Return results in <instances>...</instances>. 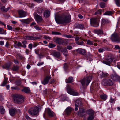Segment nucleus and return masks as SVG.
<instances>
[{"mask_svg": "<svg viewBox=\"0 0 120 120\" xmlns=\"http://www.w3.org/2000/svg\"><path fill=\"white\" fill-rule=\"evenodd\" d=\"M10 66V64L9 63L6 64L2 66V68L8 70H9Z\"/></svg>", "mask_w": 120, "mask_h": 120, "instance_id": "obj_25", "label": "nucleus"}, {"mask_svg": "<svg viewBox=\"0 0 120 120\" xmlns=\"http://www.w3.org/2000/svg\"><path fill=\"white\" fill-rule=\"evenodd\" d=\"M34 15L35 20L38 23L41 22L43 21L42 17L37 14L36 13H34Z\"/></svg>", "mask_w": 120, "mask_h": 120, "instance_id": "obj_9", "label": "nucleus"}, {"mask_svg": "<svg viewBox=\"0 0 120 120\" xmlns=\"http://www.w3.org/2000/svg\"><path fill=\"white\" fill-rule=\"evenodd\" d=\"M56 46V45L55 44L51 43H49L48 46L49 47L51 48H54Z\"/></svg>", "mask_w": 120, "mask_h": 120, "instance_id": "obj_39", "label": "nucleus"}, {"mask_svg": "<svg viewBox=\"0 0 120 120\" xmlns=\"http://www.w3.org/2000/svg\"><path fill=\"white\" fill-rule=\"evenodd\" d=\"M94 33L97 34L98 35L103 34V32L100 29H95L94 31Z\"/></svg>", "mask_w": 120, "mask_h": 120, "instance_id": "obj_21", "label": "nucleus"}, {"mask_svg": "<svg viewBox=\"0 0 120 120\" xmlns=\"http://www.w3.org/2000/svg\"><path fill=\"white\" fill-rule=\"evenodd\" d=\"M82 103L81 100L80 99H78L75 102V110L77 111L78 110V107H79L81 105Z\"/></svg>", "mask_w": 120, "mask_h": 120, "instance_id": "obj_14", "label": "nucleus"}, {"mask_svg": "<svg viewBox=\"0 0 120 120\" xmlns=\"http://www.w3.org/2000/svg\"><path fill=\"white\" fill-rule=\"evenodd\" d=\"M106 49L105 48H100L98 50L99 52H102L104 51H105Z\"/></svg>", "mask_w": 120, "mask_h": 120, "instance_id": "obj_47", "label": "nucleus"}, {"mask_svg": "<svg viewBox=\"0 0 120 120\" xmlns=\"http://www.w3.org/2000/svg\"><path fill=\"white\" fill-rule=\"evenodd\" d=\"M62 52L63 54L65 56H67L68 55V51L65 48H63Z\"/></svg>", "mask_w": 120, "mask_h": 120, "instance_id": "obj_31", "label": "nucleus"}, {"mask_svg": "<svg viewBox=\"0 0 120 120\" xmlns=\"http://www.w3.org/2000/svg\"><path fill=\"white\" fill-rule=\"evenodd\" d=\"M13 61L16 64H19V62L17 60H14Z\"/></svg>", "mask_w": 120, "mask_h": 120, "instance_id": "obj_61", "label": "nucleus"}, {"mask_svg": "<svg viewBox=\"0 0 120 120\" xmlns=\"http://www.w3.org/2000/svg\"><path fill=\"white\" fill-rule=\"evenodd\" d=\"M63 37L67 38H73V37L71 35H63Z\"/></svg>", "mask_w": 120, "mask_h": 120, "instance_id": "obj_45", "label": "nucleus"}, {"mask_svg": "<svg viewBox=\"0 0 120 120\" xmlns=\"http://www.w3.org/2000/svg\"><path fill=\"white\" fill-rule=\"evenodd\" d=\"M110 101L111 103H113L115 102V100L114 99H113L112 97H111Z\"/></svg>", "mask_w": 120, "mask_h": 120, "instance_id": "obj_53", "label": "nucleus"}, {"mask_svg": "<svg viewBox=\"0 0 120 120\" xmlns=\"http://www.w3.org/2000/svg\"><path fill=\"white\" fill-rule=\"evenodd\" d=\"M75 36L76 37L75 38V41H78L79 39H81V38L80 37H78V35H76Z\"/></svg>", "mask_w": 120, "mask_h": 120, "instance_id": "obj_54", "label": "nucleus"}, {"mask_svg": "<svg viewBox=\"0 0 120 120\" xmlns=\"http://www.w3.org/2000/svg\"><path fill=\"white\" fill-rule=\"evenodd\" d=\"M43 8H39L37 10V12L39 14H41L42 13Z\"/></svg>", "mask_w": 120, "mask_h": 120, "instance_id": "obj_35", "label": "nucleus"}, {"mask_svg": "<svg viewBox=\"0 0 120 120\" xmlns=\"http://www.w3.org/2000/svg\"><path fill=\"white\" fill-rule=\"evenodd\" d=\"M22 91L26 93H29L30 91L29 88L28 87H25L22 90Z\"/></svg>", "mask_w": 120, "mask_h": 120, "instance_id": "obj_30", "label": "nucleus"}, {"mask_svg": "<svg viewBox=\"0 0 120 120\" xmlns=\"http://www.w3.org/2000/svg\"><path fill=\"white\" fill-rule=\"evenodd\" d=\"M52 34L53 35H61V34L60 33L57 32L52 31Z\"/></svg>", "mask_w": 120, "mask_h": 120, "instance_id": "obj_48", "label": "nucleus"}, {"mask_svg": "<svg viewBox=\"0 0 120 120\" xmlns=\"http://www.w3.org/2000/svg\"><path fill=\"white\" fill-rule=\"evenodd\" d=\"M22 47H23L24 48H26V45L27 44V41H24L22 42Z\"/></svg>", "mask_w": 120, "mask_h": 120, "instance_id": "obj_41", "label": "nucleus"}, {"mask_svg": "<svg viewBox=\"0 0 120 120\" xmlns=\"http://www.w3.org/2000/svg\"><path fill=\"white\" fill-rule=\"evenodd\" d=\"M115 1L116 5L118 6H120V0H115Z\"/></svg>", "mask_w": 120, "mask_h": 120, "instance_id": "obj_49", "label": "nucleus"}, {"mask_svg": "<svg viewBox=\"0 0 120 120\" xmlns=\"http://www.w3.org/2000/svg\"><path fill=\"white\" fill-rule=\"evenodd\" d=\"M9 7H8L5 8V6H2L0 8V10L2 12H6L9 10Z\"/></svg>", "mask_w": 120, "mask_h": 120, "instance_id": "obj_20", "label": "nucleus"}, {"mask_svg": "<svg viewBox=\"0 0 120 120\" xmlns=\"http://www.w3.org/2000/svg\"><path fill=\"white\" fill-rule=\"evenodd\" d=\"M14 101L15 103L21 104L23 102L24 98L22 95L16 94L15 96Z\"/></svg>", "mask_w": 120, "mask_h": 120, "instance_id": "obj_4", "label": "nucleus"}, {"mask_svg": "<svg viewBox=\"0 0 120 120\" xmlns=\"http://www.w3.org/2000/svg\"><path fill=\"white\" fill-rule=\"evenodd\" d=\"M72 109L70 107L67 108L65 110L66 113L68 115L72 111Z\"/></svg>", "mask_w": 120, "mask_h": 120, "instance_id": "obj_28", "label": "nucleus"}, {"mask_svg": "<svg viewBox=\"0 0 120 120\" xmlns=\"http://www.w3.org/2000/svg\"><path fill=\"white\" fill-rule=\"evenodd\" d=\"M25 117L28 120H31V119L27 115H25Z\"/></svg>", "mask_w": 120, "mask_h": 120, "instance_id": "obj_60", "label": "nucleus"}, {"mask_svg": "<svg viewBox=\"0 0 120 120\" xmlns=\"http://www.w3.org/2000/svg\"><path fill=\"white\" fill-rule=\"evenodd\" d=\"M111 39L113 42L117 43H119L120 42V38L117 33L113 34L111 36Z\"/></svg>", "mask_w": 120, "mask_h": 120, "instance_id": "obj_6", "label": "nucleus"}, {"mask_svg": "<svg viewBox=\"0 0 120 120\" xmlns=\"http://www.w3.org/2000/svg\"><path fill=\"white\" fill-rule=\"evenodd\" d=\"M44 63L43 62H39L38 64L37 65L38 66H39L43 65V64Z\"/></svg>", "mask_w": 120, "mask_h": 120, "instance_id": "obj_59", "label": "nucleus"}, {"mask_svg": "<svg viewBox=\"0 0 120 120\" xmlns=\"http://www.w3.org/2000/svg\"><path fill=\"white\" fill-rule=\"evenodd\" d=\"M100 97L102 99L105 100L107 99V96L106 95L104 94L101 95Z\"/></svg>", "mask_w": 120, "mask_h": 120, "instance_id": "obj_42", "label": "nucleus"}, {"mask_svg": "<svg viewBox=\"0 0 120 120\" xmlns=\"http://www.w3.org/2000/svg\"><path fill=\"white\" fill-rule=\"evenodd\" d=\"M67 48L69 50H70L72 48V47L70 45L68 46L67 47Z\"/></svg>", "mask_w": 120, "mask_h": 120, "instance_id": "obj_63", "label": "nucleus"}, {"mask_svg": "<svg viewBox=\"0 0 120 120\" xmlns=\"http://www.w3.org/2000/svg\"><path fill=\"white\" fill-rule=\"evenodd\" d=\"M76 43L78 45H84V43L83 41H77L76 42Z\"/></svg>", "mask_w": 120, "mask_h": 120, "instance_id": "obj_43", "label": "nucleus"}, {"mask_svg": "<svg viewBox=\"0 0 120 120\" xmlns=\"http://www.w3.org/2000/svg\"><path fill=\"white\" fill-rule=\"evenodd\" d=\"M73 82V78L72 77H70L67 80L66 82L67 83H71Z\"/></svg>", "mask_w": 120, "mask_h": 120, "instance_id": "obj_38", "label": "nucleus"}, {"mask_svg": "<svg viewBox=\"0 0 120 120\" xmlns=\"http://www.w3.org/2000/svg\"><path fill=\"white\" fill-rule=\"evenodd\" d=\"M92 78V76L90 75L87 76L86 78L85 77L83 79H81L80 81V82L83 85L86 84L87 86L90 82Z\"/></svg>", "mask_w": 120, "mask_h": 120, "instance_id": "obj_2", "label": "nucleus"}, {"mask_svg": "<svg viewBox=\"0 0 120 120\" xmlns=\"http://www.w3.org/2000/svg\"><path fill=\"white\" fill-rule=\"evenodd\" d=\"M90 23L93 26L97 27L99 26V20L97 18H93L90 19Z\"/></svg>", "mask_w": 120, "mask_h": 120, "instance_id": "obj_7", "label": "nucleus"}, {"mask_svg": "<svg viewBox=\"0 0 120 120\" xmlns=\"http://www.w3.org/2000/svg\"><path fill=\"white\" fill-rule=\"evenodd\" d=\"M19 21L28 24L31 21V20L30 19H27L22 20H19Z\"/></svg>", "mask_w": 120, "mask_h": 120, "instance_id": "obj_23", "label": "nucleus"}, {"mask_svg": "<svg viewBox=\"0 0 120 120\" xmlns=\"http://www.w3.org/2000/svg\"><path fill=\"white\" fill-rule=\"evenodd\" d=\"M8 79L7 78H4L3 83L1 85V86H4L7 83Z\"/></svg>", "mask_w": 120, "mask_h": 120, "instance_id": "obj_34", "label": "nucleus"}, {"mask_svg": "<svg viewBox=\"0 0 120 120\" xmlns=\"http://www.w3.org/2000/svg\"><path fill=\"white\" fill-rule=\"evenodd\" d=\"M115 60L114 57L112 56H109L106 59L103 61V63L109 65L111 63Z\"/></svg>", "mask_w": 120, "mask_h": 120, "instance_id": "obj_5", "label": "nucleus"}, {"mask_svg": "<svg viewBox=\"0 0 120 120\" xmlns=\"http://www.w3.org/2000/svg\"><path fill=\"white\" fill-rule=\"evenodd\" d=\"M50 12L48 10H45L44 12V16L45 17H48L50 15Z\"/></svg>", "mask_w": 120, "mask_h": 120, "instance_id": "obj_22", "label": "nucleus"}, {"mask_svg": "<svg viewBox=\"0 0 120 120\" xmlns=\"http://www.w3.org/2000/svg\"><path fill=\"white\" fill-rule=\"evenodd\" d=\"M108 74L107 73H103V72L100 74V76L101 77H105L107 76Z\"/></svg>", "mask_w": 120, "mask_h": 120, "instance_id": "obj_40", "label": "nucleus"}, {"mask_svg": "<svg viewBox=\"0 0 120 120\" xmlns=\"http://www.w3.org/2000/svg\"><path fill=\"white\" fill-rule=\"evenodd\" d=\"M55 18L56 23L58 24L66 25L70 22L69 16L67 13L59 15L58 13L55 14Z\"/></svg>", "mask_w": 120, "mask_h": 120, "instance_id": "obj_1", "label": "nucleus"}, {"mask_svg": "<svg viewBox=\"0 0 120 120\" xmlns=\"http://www.w3.org/2000/svg\"><path fill=\"white\" fill-rule=\"evenodd\" d=\"M89 116L87 118V120H92L94 118V113L93 111L91 109H90L87 111Z\"/></svg>", "mask_w": 120, "mask_h": 120, "instance_id": "obj_8", "label": "nucleus"}, {"mask_svg": "<svg viewBox=\"0 0 120 120\" xmlns=\"http://www.w3.org/2000/svg\"><path fill=\"white\" fill-rule=\"evenodd\" d=\"M53 41L59 44H62L63 42V41L61 38H54Z\"/></svg>", "mask_w": 120, "mask_h": 120, "instance_id": "obj_18", "label": "nucleus"}, {"mask_svg": "<svg viewBox=\"0 0 120 120\" xmlns=\"http://www.w3.org/2000/svg\"><path fill=\"white\" fill-rule=\"evenodd\" d=\"M112 79L114 80H117L118 78V76L116 75H112L111 76Z\"/></svg>", "mask_w": 120, "mask_h": 120, "instance_id": "obj_33", "label": "nucleus"}, {"mask_svg": "<svg viewBox=\"0 0 120 120\" xmlns=\"http://www.w3.org/2000/svg\"><path fill=\"white\" fill-rule=\"evenodd\" d=\"M38 45V43H34L33 45V46L34 47H35L37 46Z\"/></svg>", "mask_w": 120, "mask_h": 120, "instance_id": "obj_62", "label": "nucleus"}, {"mask_svg": "<svg viewBox=\"0 0 120 120\" xmlns=\"http://www.w3.org/2000/svg\"><path fill=\"white\" fill-rule=\"evenodd\" d=\"M87 44L88 45H92L93 44V42L89 40H88L87 41Z\"/></svg>", "mask_w": 120, "mask_h": 120, "instance_id": "obj_51", "label": "nucleus"}, {"mask_svg": "<svg viewBox=\"0 0 120 120\" xmlns=\"http://www.w3.org/2000/svg\"><path fill=\"white\" fill-rule=\"evenodd\" d=\"M0 112L2 114H4L5 112V109L2 106H0Z\"/></svg>", "mask_w": 120, "mask_h": 120, "instance_id": "obj_37", "label": "nucleus"}, {"mask_svg": "<svg viewBox=\"0 0 120 120\" xmlns=\"http://www.w3.org/2000/svg\"><path fill=\"white\" fill-rule=\"evenodd\" d=\"M79 110L78 112V115H79V114L80 113H83L84 112V110L82 109H80L79 107Z\"/></svg>", "mask_w": 120, "mask_h": 120, "instance_id": "obj_44", "label": "nucleus"}, {"mask_svg": "<svg viewBox=\"0 0 120 120\" xmlns=\"http://www.w3.org/2000/svg\"><path fill=\"white\" fill-rule=\"evenodd\" d=\"M52 55L53 56L57 58H59L60 56L59 52L54 50L52 52Z\"/></svg>", "mask_w": 120, "mask_h": 120, "instance_id": "obj_17", "label": "nucleus"}, {"mask_svg": "<svg viewBox=\"0 0 120 120\" xmlns=\"http://www.w3.org/2000/svg\"><path fill=\"white\" fill-rule=\"evenodd\" d=\"M115 48L118 49H120V47L118 45H115Z\"/></svg>", "mask_w": 120, "mask_h": 120, "instance_id": "obj_64", "label": "nucleus"}, {"mask_svg": "<svg viewBox=\"0 0 120 120\" xmlns=\"http://www.w3.org/2000/svg\"><path fill=\"white\" fill-rule=\"evenodd\" d=\"M67 89L68 93L71 95L74 96L77 95H78V93L74 91L69 86H67Z\"/></svg>", "mask_w": 120, "mask_h": 120, "instance_id": "obj_11", "label": "nucleus"}, {"mask_svg": "<svg viewBox=\"0 0 120 120\" xmlns=\"http://www.w3.org/2000/svg\"><path fill=\"white\" fill-rule=\"evenodd\" d=\"M102 84L104 85L111 86L113 85V83L112 81L109 79H105L102 81Z\"/></svg>", "mask_w": 120, "mask_h": 120, "instance_id": "obj_10", "label": "nucleus"}, {"mask_svg": "<svg viewBox=\"0 0 120 120\" xmlns=\"http://www.w3.org/2000/svg\"><path fill=\"white\" fill-rule=\"evenodd\" d=\"M102 10L101 9H99L98 10L97 12L95 13V15H96L97 14H100V15L101 14V12Z\"/></svg>", "mask_w": 120, "mask_h": 120, "instance_id": "obj_46", "label": "nucleus"}, {"mask_svg": "<svg viewBox=\"0 0 120 120\" xmlns=\"http://www.w3.org/2000/svg\"><path fill=\"white\" fill-rule=\"evenodd\" d=\"M0 34H6V31L3 30L2 32H1V33H0Z\"/></svg>", "mask_w": 120, "mask_h": 120, "instance_id": "obj_58", "label": "nucleus"}, {"mask_svg": "<svg viewBox=\"0 0 120 120\" xmlns=\"http://www.w3.org/2000/svg\"><path fill=\"white\" fill-rule=\"evenodd\" d=\"M46 115H47L50 117H52L55 116V114L53 111L50 109V108H47L45 109L43 114V117L45 119Z\"/></svg>", "mask_w": 120, "mask_h": 120, "instance_id": "obj_3", "label": "nucleus"}, {"mask_svg": "<svg viewBox=\"0 0 120 120\" xmlns=\"http://www.w3.org/2000/svg\"><path fill=\"white\" fill-rule=\"evenodd\" d=\"M34 28L38 30H41V28L39 27L38 25H36L34 26Z\"/></svg>", "mask_w": 120, "mask_h": 120, "instance_id": "obj_52", "label": "nucleus"}, {"mask_svg": "<svg viewBox=\"0 0 120 120\" xmlns=\"http://www.w3.org/2000/svg\"><path fill=\"white\" fill-rule=\"evenodd\" d=\"M105 4L103 2H101L100 3V5L101 7L102 8L104 7L105 6Z\"/></svg>", "mask_w": 120, "mask_h": 120, "instance_id": "obj_50", "label": "nucleus"}, {"mask_svg": "<svg viewBox=\"0 0 120 120\" xmlns=\"http://www.w3.org/2000/svg\"><path fill=\"white\" fill-rule=\"evenodd\" d=\"M19 67L18 65H13V67L12 68V70L13 71H17L19 69Z\"/></svg>", "mask_w": 120, "mask_h": 120, "instance_id": "obj_29", "label": "nucleus"}, {"mask_svg": "<svg viewBox=\"0 0 120 120\" xmlns=\"http://www.w3.org/2000/svg\"><path fill=\"white\" fill-rule=\"evenodd\" d=\"M76 51L78 53L83 55H85L86 54V51L84 49L79 48L76 50Z\"/></svg>", "mask_w": 120, "mask_h": 120, "instance_id": "obj_15", "label": "nucleus"}, {"mask_svg": "<svg viewBox=\"0 0 120 120\" xmlns=\"http://www.w3.org/2000/svg\"><path fill=\"white\" fill-rule=\"evenodd\" d=\"M16 109H11L9 110V113L11 116H13L15 114Z\"/></svg>", "mask_w": 120, "mask_h": 120, "instance_id": "obj_26", "label": "nucleus"}, {"mask_svg": "<svg viewBox=\"0 0 120 120\" xmlns=\"http://www.w3.org/2000/svg\"><path fill=\"white\" fill-rule=\"evenodd\" d=\"M16 83L18 86L20 85L21 84V82L20 80H17L16 81Z\"/></svg>", "mask_w": 120, "mask_h": 120, "instance_id": "obj_56", "label": "nucleus"}, {"mask_svg": "<svg viewBox=\"0 0 120 120\" xmlns=\"http://www.w3.org/2000/svg\"><path fill=\"white\" fill-rule=\"evenodd\" d=\"M114 13L113 11H107L103 14L104 15H112Z\"/></svg>", "mask_w": 120, "mask_h": 120, "instance_id": "obj_27", "label": "nucleus"}, {"mask_svg": "<svg viewBox=\"0 0 120 120\" xmlns=\"http://www.w3.org/2000/svg\"><path fill=\"white\" fill-rule=\"evenodd\" d=\"M25 38L28 40H34V37L31 36H26L25 37Z\"/></svg>", "mask_w": 120, "mask_h": 120, "instance_id": "obj_36", "label": "nucleus"}, {"mask_svg": "<svg viewBox=\"0 0 120 120\" xmlns=\"http://www.w3.org/2000/svg\"><path fill=\"white\" fill-rule=\"evenodd\" d=\"M9 30H13L14 31H16L17 30H19L20 29L19 28H15L12 29L11 26L9 25H8L7 26Z\"/></svg>", "mask_w": 120, "mask_h": 120, "instance_id": "obj_24", "label": "nucleus"}, {"mask_svg": "<svg viewBox=\"0 0 120 120\" xmlns=\"http://www.w3.org/2000/svg\"><path fill=\"white\" fill-rule=\"evenodd\" d=\"M77 28L80 29H83L84 28V25L82 24H78L77 25Z\"/></svg>", "mask_w": 120, "mask_h": 120, "instance_id": "obj_32", "label": "nucleus"}, {"mask_svg": "<svg viewBox=\"0 0 120 120\" xmlns=\"http://www.w3.org/2000/svg\"><path fill=\"white\" fill-rule=\"evenodd\" d=\"M18 12L19 16V17H24L26 16V12L23 10H19L18 11Z\"/></svg>", "mask_w": 120, "mask_h": 120, "instance_id": "obj_16", "label": "nucleus"}, {"mask_svg": "<svg viewBox=\"0 0 120 120\" xmlns=\"http://www.w3.org/2000/svg\"><path fill=\"white\" fill-rule=\"evenodd\" d=\"M51 79V76H47L45 77L42 82V83L44 85L47 84L49 82V80Z\"/></svg>", "mask_w": 120, "mask_h": 120, "instance_id": "obj_13", "label": "nucleus"}, {"mask_svg": "<svg viewBox=\"0 0 120 120\" xmlns=\"http://www.w3.org/2000/svg\"><path fill=\"white\" fill-rule=\"evenodd\" d=\"M14 46L16 48H18V47H22V44L19 42H17L16 41L14 42Z\"/></svg>", "mask_w": 120, "mask_h": 120, "instance_id": "obj_19", "label": "nucleus"}, {"mask_svg": "<svg viewBox=\"0 0 120 120\" xmlns=\"http://www.w3.org/2000/svg\"><path fill=\"white\" fill-rule=\"evenodd\" d=\"M28 111L29 114L32 115H35L38 113L37 109L35 107L30 108Z\"/></svg>", "mask_w": 120, "mask_h": 120, "instance_id": "obj_12", "label": "nucleus"}, {"mask_svg": "<svg viewBox=\"0 0 120 120\" xmlns=\"http://www.w3.org/2000/svg\"><path fill=\"white\" fill-rule=\"evenodd\" d=\"M33 45L32 43L29 44L28 45V48L31 50L33 48Z\"/></svg>", "mask_w": 120, "mask_h": 120, "instance_id": "obj_57", "label": "nucleus"}, {"mask_svg": "<svg viewBox=\"0 0 120 120\" xmlns=\"http://www.w3.org/2000/svg\"><path fill=\"white\" fill-rule=\"evenodd\" d=\"M63 49L61 46H59L58 47L57 49L59 51H62Z\"/></svg>", "mask_w": 120, "mask_h": 120, "instance_id": "obj_55", "label": "nucleus"}]
</instances>
